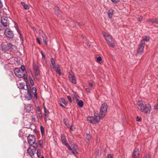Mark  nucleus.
Listing matches in <instances>:
<instances>
[{"instance_id": "53", "label": "nucleus", "mask_w": 158, "mask_h": 158, "mask_svg": "<svg viewBox=\"0 0 158 158\" xmlns=\"http://www.w3.org/2000/svg\"><path fill=\"white\" fill-rule=\"evenodd\" d=\"M154 108L155 109H158V103L154 105Z\"/></svg>"}, {"instance_id": "31", "label": "nucleus", "mask_w": 158, "mask_h": 158, "mask_svg": "<svg viewBox=\"0 0 158 158\" xmlns=\"http://www.w3.org/2000/svg\"><path fill=\"white\" fill-rule=\"evenodd\" d=\"M61 102L65 105H67L68 102L66 101L65 99L63 98H61Z\"/></svg>"}, {"instance_id": "61", "label": "nucleus", "mask_w": 158, "mask_h": 158, "mask_svg": "<svg viewBox=\"0 0 158 158\" xmlns=\"http://www.w3.org/2000/svg\"><path fill=\"white\" fill-rule=\"evenodd\" d=\"M56 69H60L59 66V65H58V64L57 65H56Z\"/></svg>"}, {"instance_id": "7", "label": "nucleus", "mask_w": 158, "mask_h": 158, "mask_svg": "<svg viewBox=\"0 0 158 158\" xmlns=\"http://www.w3.org/2000/svg\"><path fill=\"white\" fill-rule=\"evenodd\" d=\"M39 34L43 38V41L45 44L47 45L48 40L46 34L41 29H40L39 30Z\"/></svg>"}, {"instance_id": "4", "label": "nucleus", "mask_w": 158, "mask_h": 158, "mask_svg": "<svg viewBox=\"0 0 158 158\" xmlns=\"http://www.w3.org/2000/svg\"><path fill=\"white\" fill-rule=\"evenodd\" d=\"M107 106L106 103H104L102 104L100 109V116L104 117L107 112Z\"/></svg>"}, {"instance_id": "15", "label": "nucleus", "mask_w": 158, "mask_h": 158, "mask_svg": "<svg viewBox=\"0 0 158 158\" xmlns=\"http://www.w3.org/2000/svg\"><path fill=\"white\" fill-rule=\"evenodd\" d=\"M7 46L8 50H10V51H12L14 49V48H15V45H13L12 44L10 43H8L7 44Z\"/></svg>"}, {"instance_id": "39", "label": "nucleus", "mask_w": 158, "mask_h": 158, "mask_svg": "<svg viewBox=\"0 0 158 158\" xmlns=\"http://www.w3.org/2000/svg\"><path fill=\"white\" fill-rule=\"evenodd\" d=\"M51 61L52 65L54 67L55 64V61L52 58H51Z\"/></svg>"}, {"instance_id": "6", "label": "nucleus", "mask_w": 158, "mask_h": 158, "mask_svg": "<svg viewBox=\"0 0 158 158\" xmlns=\"http://www.w3.org/2000/svg\"><path fill=\"white\" fill-rule=\"evenodd\" d=\"M4 34L8 38L11 39L14 36L13 31L10 29H6L4 32Z\"/></svg>"}, {"instance_id": "11", "label": "nucleus", "mask_w": 158, "mask_h": 158, "mask_svg": "<svg viewBox=\"0 0 158 158\" xmlns=\"http://www.w3.org/2000/svg\"><path fill=\"white\" fill-rule=\"evenodd\" d=\"M97 112L95 111L94 112V116L95 117H94L96 120V123H98L100 120L101 119H102L103 118V117H101L100 116V112H99V114H98L97 111H96Z\"/></svg>"}, {"instance_id": "54", "label": "nucleus", "mask_w": 158, "mask_h": 158, "mask_svg": "<svg viewBox=\"0 0 158 158\" xmlns=\"http://www.w3.org/2000/svg\"><path fill=\"white\" fill-rule=\"evenodd\" d=\"M85 90L87 92L90 93V89L89 88H85Z\"/></svg>"}, {"instance_id": "27", "label": "nucleus", "mask_w": 158, "mask_h": 158, "mask_svg": "<svg viewBox=\"0 0 158 158\" xmlns=\"http://www.w3.org/2000/svg\"><path fill=\"white\" fill-rule=\"evenodd\" d=\"M25 86V84L23 83H19L18 85V88L20 89H24Z\"/></svg>"}, {"instance_id": "55", "label": "nucleus", "mask_w": 158, "mask_h": 158, "mask_svg": "<svg viewBox=\"0 0 158 158\" xmlns=\"http://www.w3.org/2000/svg\"><path fill=\"white\" fill-rule=\"evenodd\" d=\"M23 77L25 80H27V76L25 74H23Z\"/></svg>"}, {"instance_id": "56", "label": "nucleus", "mask_w": 158, "mask_h": 158, "mask_svg": "<svg viewBox=\"0 0 158 158\" xmlns=\"http://www.w3.org/2000/svg\"><path fill=\"white\" fill-rule=\"evenodd\" d=\"M89 85L91 87H93L94 86V84L93 83L90 82L89 83Z\"/></svg>"}, {"instance_id": "1", "label": "nucleus", "mask_w": 158, "mask_h": 158, "mask_svg": "<svg viewBox=\"0 0 158 158\" xmlns=\"http://www.w3.org/2000/svg\"><path fill=\"white\" fill-rule=\"evenodd\" d=\"M137 108L139 110L146 114H150L151 110V106L149 103L143 104L142 100L139 101L137 103Z\"/></svg>"}, {"instance_id": "26", "label": "nucleus", "mask_w": 158, "mask_h": 158, "mask_svg": "<svg viewBox=\"0 0 158 158\" xmlns=\"http://www.w3.org/2000/svg\"><path fill=\"white\" fill-rule=\"evenodd\" d=\"M77 148H78V147H77V145L75 144L74 145V148L75 149V151H73L72 152V153L73 154L75 155V154H78V152L77 151Z\"/></svg>"}, {"instance_id": "35", "label": "nucleus", "mask_w": 158, "mask_h": 158, "mask_svg": "<svg viewBox=\"0 0 158 158\" xmlns=\"http://www.w3.org/2000/svg\"><path fill=\"white\" fill-rule=\"evenodd\" d=\"M65 145L67 147V148H68V149L70 151H71V152H72V151H73L72 150V149L71 148L70 146H69V144L68 143H67V144H65Z\"/></svg>"}, {"instance_id": "42", "label": "nucleus", "mask_w": 158, "mask_h": 158, "mask_svg": "<svg viewBox=\"0 0 158 158\" xmlns=\"http://www.w3.org/2000/svg\"><path fill=\"white\" fill-rule=\"evenodd\" d=\"M70 130L72 131H74L75 129V127L73 125H72L70 127Z\"/></svg>"}, {"instance_id": "17", "label": "nucleus", "mask_w": 158, "mask_h": 158, "mask_svg": "<svg viewBox=\"0 0 158 158\" xmlns=\"http://www.w3.org/2000/svg\"><path fill=\"white\" fill-rule=\"evenodd\" d=\"M34 69L35 71V74L36 75H39L40 74V71L39 68L36 65L34 66Z\"/></svg>"}, {"instance_id": "40", "label": "nucleus", "mask_w": 158, "mask_h": 158, "mask_svg": "<svg viewBox=\"0 0 158 158\" xmlns=\"http://www.w3.org/2000/svg\"><path fill=\"white\" fill-rule=\"evenodd\" d=\"M143 16H140L137 18L138 21L141 22L143 20Z\"/></svg>"}, {"instance_id": "38", "label": "nucleus", "mask_w": 158, "mask_h": 158, "mask_svg": "<svg viewBox=\"0 0 158 158\" xmlns=\"http://www.w3.org/2000/svg\"><path fill=\"white\" fill-rule=\"evenodd\" d=\"M44 115L45 116L47 117H48V116L49 114V112L48 110H46L45 111H44Z\"/></svg>"}, {"instance_id": "63", "label": "nucleus", "mask_w": 158, "mask_h": 158, "mask_svg": "<svg viewBox=\"0 0 158 158\" xmlns=\"http://www.w3.org/2000/svg\"><path fill=\"white\" fill-rule=\"evenodd\" d=\"M41 54L42 55V56L43 58H45V56L44 54L42 52V51L41 52Z\"/></svg>"}, {"instance_id": "3", "label": "nucleus", "mask_w": 158, "mask_h": 158, "mask_svg": "<svg viewBox=\"0 0 158 158\" xmlns=\"http://www.w3.org/2000/svg\"><path fill=\"white\" fill-rule=\"evenodd\" d=\"M27 140L28 143L30 146H33L35 148H37L38 144L35 142V138L34 135H29L27 137Z\"/></svg>"}, {"instance_id": "29", "label": "nucleus", "mask_w": 158, "mask_h": 158, "mask_svg": "<svg viewBox=\"0 0 158 158\" xmlns=\"http://www.w3.org/2000/svg\"><path fill=\"white\" fill-rule=\"evenodd\" d=\"M15 74L17 77L19 78H22L23 77V73L22 72H21L20 73H16Z\"/></svg>"}, {"instance_id": "44", "label": "nucleus", "mask_w": 158, "mask_h": 158, "mask_svg": "<svg viewBox=\"0 0 158 158\" xmlns=\"http://www.w3.org/2000/svg\"><path fill=\"white\" fill-rule=\"evenodd\" d=\"M142 120V118L141 117H139L138 116H137L136 118V120L137 121H141Z\"/></svg>"}, {"instance_id": "45", "label": "nucleus", "mask_w": 158, "mask_h": 158, "mask_svg": "<svg viewBox=\"0 0 158 158\" xmlns=\"http://www.w3.org/2000/svg\"><path fill=\"white\" fill-rule=\"evenodd\" d=\"M40 131L41 132L43 133L44 132V127L42 126H40Z\"/></svg>"}, {"instance_id": "19", "label": "nucleus", "mask_w": 158, "mask_h": 158, "mask_svg": "<svg viewBox=\"0 0 158 158\" xmlns=\"http://www.w3.org/2000/svg\"><path fill=\"white\" fill-rule=\"evenodd\" d=\"M113 11L114 10L112 9L108 11L107 14L109 18L110 19L112 17Z\"/></svg>"}, {"instance_id": "37", "label": "nucleus", "mask_w": 158, "mask_h": 158, "mask_svg": "<svg viewBox=\"0 0 158 158\" xmlns=\"http://www.w3.org/2000/svg\"><path fill=\"white\" fill-rule=\"evenodd\" d=\"M37 156L38 157H39L40 156V151L39 149H38L37 150Z\"/></svg>"}, {"instance_id": "30", "label": "nucleus", "mask_w": 158, "mask_h": 158, "mask_svg": "<svg viewBox=\"0 0 158 158\" xmlns=\"http://www.w3.org/2000/svg\"><path fill=\"white\" fill-rule=\"evenodd\" d=\"M17 31L18 33L20 35V39L22 40V42H23V36L21 34L20 31L19 30L18 28H17Z\"/></svg>"}, {"instance_id": "34", "label": "nucleus", "mask_w": 158, "mask_h": 158, "mask_svg": "<svg viewBox=\"0 0 158 158\" xmlns=\"http://www.w3.org/2000/svg\"><path fill=\"white\" fill-rule=\"evenodd\" d=\"M65 145L67 147V148H68V149L70 151H71V152H72V151H73L72 150V149L71 148L70 146H69V144L68 143H67V144H65Z\"/></svg>"}, {"instance_id": "12", "label": "nucleus", "mask_w": 158, "mask_h": 158, "mask_svg": "<svg viewBox=\"0 0 158 158\" xmlns=\"http://www.w3.org/2000/svg\"><path fill=\"white\" fill-rule=\"evenodd\" d=\"M25 98L27 100H30L32 97V95L31 94V91H27V93L25 94Z\"/></svg>"}, {"instance_id": "8", "label": "nucleus", "mask_w": 158, "mask_h": 158, "mask_svg": "<svg viewBox=\"0 0 158 158\" xmlns=\"http://www.w3.org/2000/svg\"><path fill=\"white\" fill-rule=\"evenodd\" d=\"M36 148L34 147L33 146H30V147L28 148L27 152L30 156H31L34 155Z\"/></svg>"}, {"instance_id": "2", "label": "nucleus", "mask_w": 158, "mask_h": 158, "mask_svg": "<svg viewBox=\"0 0 158 158\" xmlns=\"http://www.w3.org/2000/svg\"><path fill=\"white\" fill-rule=\"evenodd\" d=\"M102 34L107 44L111 47L114 48L115 47V40L112 37L111 35L105 32H103Z\"/></svg>"}, {"instance_id": "22", "label": "nucleus", "mask_w": 158, "mask_h": 158, "mask_svg": "<svg viewBox=\"0 0 158 158\" xmlns=\"http://www.w3.org/2000/svg\"><path fill=\"white\" fill-rule=\"evenodd\" d=\"M72 97L73 98L75 99L77 102L78 101L79 96L76 93H73L72 95Z\"/></svg>"}, {"instance_id": "59", "label": "nucleus", "mask_w": 158, "mask_h": 158, "mask_svg": "<svg viewBox=\"0 0 158 158\" xmlns=\"http://www.w3.org/2000/svg\"><path fill=\"white\" fill-rule=\"evenodd\" d=\"M34 93V97L36 99L37 98V94L36 92Z\"/></svg>"}, {"instance_id": "28", "label": "nucleus", "mask_w": 158, "mask_h": 158, "mask_svg": "<svg viewBox=\"0 0 158 158\" xmlns=\"http://www.w3.org/2000/svg\"><path fill=\"white\" fill-rule=\"evenodd\" d=\"M54 11L57 16L59 15V7L58 6H55L54 8Z\"/></svg>"}, {"instance_id": "64", "label": "nucleus", "mask_w": 158, "mask_h": 158, "mask_svg": "<svg viewBox=\"0 0 158 158\" xmlns=\"http://www.w3.org/2000/svg\"><path fill=\"white\" fill-rule=\"evenodd\" d=\"M31 28L34 31H36L35 28L34 27H31Z\"/></svg>"}, {"instance_id": "5", "label": "nucleus", "mask_w": 158, "mask_h": 158, "mask_svg": "<svg viewBox=\"0 0 158 158\" xmlns=\"http://www.w3.org/2000/svg\"><path fill=\"white\" fill-rule=\"evenodd\" d=\"M10 18L7 17L2 16L1 17V23L4 27H7L10 24Z\"/></svg>"}, {"instance_id": "57", "label": "nucleus", "mask_w": 158, "mask_h": 158, "mask_svg": "<svg viewBox=\"0 0 158 158\" xmlns=\"http://www.w3.org/2000/svg\"><path fill=\"white\" fill-rule=\"evenodd\" d=\"M144 158H151L150 156L148 155H145L144 156Z\"/></svg>"}, {"instance_id": "20", "label": "nucleus", "mask_w": 158, "mask_h": 158, "mask_svg": "<svg viewBox=\"0 0 158 158\" xmlns=\"http://www.w3.org/2000/svg\"><path fill=\"white\" fill-rule=\"evenodd\" d=\"M1 50L2 51L6 52L8 51V49L7 45H3L1 46Z\"/></svg>"}, {"instance_id": "18", "label": "nucleus", "mask_w": 158, "mask_h": 158, "mask_svg": "<svg viewBox=\"0 0 158 158\" xmlns=\"http://www.w3.org/2000/svg\"><path fill=\"white\" fill-rule=\"evenodd\" d=\"M149 37L147 36H145L144 39H142L140 42H142L143 41V44L145 45V41L147 42L149 40Z\"/></svg>"}, {"instance_id": "23", "label": "nucleus", "mask_w": 158, "mask_h": 158, "mask_svg": "<svg viewBox=\"0 0 158 158\" xmlns=\"http://www.w3.org/2000/svg\"><path fill=\"white\" fill-rule=\"evenodd\" d=\"M148 22H151L152 23H158V19H149L147 20Z\"/></svg>"}, {"instance_id": "46", "label": "nucleus", "mask_w": 158, "mask_h": 158, "mask_svg": "<svg viewBox=\"0 0 158 158\" xmlns=\"http://www.w3.org/2000/svg\"><path fill=\"white\" fill-rule=\"evenodd\" d=\"M111 1L114 4L117 3L119 2V0H111Z\"/></svg>"}, {"instance_id": "10", "label": "nucleus", "mask_w": 158, "mask_h": 158, "mask_svg": "<svg viewBox=\"0 0 158 158\" xmlns=\"http://www.w3.org/2000/svg\"><path fill=\"white\" fill-rule=\"evenodd\" d=\"M69 80L73 84H75L77 83L76 79L73 74L72 71H70L69 73Z\"/></svg>"}, {"instance_id": "36", "label": "nucleus", "mask_w": 158, "mask_h": 158, "mask_svg": "<svg viewBox=\"0 0 158 158\" xmlns=\"http://www.w3.org/2000/svg\"><path fill=\"white\" fill-rule=\"evenodd\" d=\"M26 86L27 91H31V87L29 84H26Z\"/></svg>"}, {"instance_id": "43", "label": "nucleus", "mask_w": 158, "mask_h": 158, "mask_svg": "<svg viewBox=\"0 0 158 158\" xmlns=\"http://www.w3.org/2000/svg\"><path fill=\"white\" fill-rule=\"evenodd\" d=\"M56 72L60 75V76L61 74V73L60 72V69H56Z\"/></svg>"}, {"instance_id": "47", "label": "nucleus", "mask_w": 158, "mask_h": 158, "mask_svg": "<svg viewBox=\"0 0 158 158\" xmlns=\"http://www.w3.org/2000/svg\"><path fill=\"white\" fill-rule=\"evenodd\" d=\"M67 98H68V99L69 100V102H70L72 103V99H71V97L70 96H67Z\"/></svg>"}, {"instance_id": "62", "label": "nucleus", "mask_w": 158, "mask_h": 158, "mask_svg": "<svg viewBox=\"0 0 158 158\" xmlns=\"http://www.w3.org/2000/svg\"><path fill=\"white\" fill-rule=\"evenodd\" d=\"M37 111H38V112H40V107L39 106H38L37 107Z\"/></svg>"}, {"instance_id": "13", "label": "nucleus", "mask_w": 158, "mask_h": 158, "mask_svg": "<svg viewBox=\"0 0 158 158\" xmlns=\"http://www.w3.org/2000/svg\"><path fill=\"white\" fill-rule=\"evenodd\" d=\"M139 155V150L137 149H134L133 154L132 156L133 158H138Z\"/></svg>"}, {"instance_id": "16", "label": "nucleus", "mask_w": 158, "mask_h": 158, "mask_svg": "<svg viewBox=\"0 0 158 158\" xmlns=\"http://www.w3.org/2000/svg\"><path fill=\"white\" fill-rule=\"evenodd\" d=\"M87 120L90 121L92 123H95L96 122V119L93 117H88L87 118Z\"/></svg>"}, {"instance_id": "32", "label": "nucleus", "mask_w": 158, "mask_h": 158, "mask_svg": "<svg viewBox=\"0 0 158 158\" xmlns=\"http://www.w3.org/2000/svg\"><path fill=\"white\" fill-rule=\"evenodd\" d=\"M21 72H21L20 69L19 68H15L14 70L15 74L16 73H20Z\"/></svg>"}, {"instance_id": "52", "label": "nucleus", "mask_w": 158, "mask_h": 158, "mask_svg": "<svg viewBox=\"0 0 158 158\" xmlns=\"http://www.w3.org/2000/svg\"><path fill=\"white\" fill-rule=\"evenodd\" d=\"M107 158H113V155L111 154H108L107 156Z\"/></svg>"}, {"instance_id": "14", "label": "nucleus", "mask_w": 158, "mask_h": 158, "mask_svg": "<svg viewBox=\"0 0 158 158\" xmlns=\"http://www.w3.org/2000/svg\"><path fill=\"white\" fill-rule=\"evenodd\" d=\"M60 138H61V140L62 143L63 144L65 145V144H66L68 143H67V140H66V136L65 135H62V134H61Z\"/></svg>"}, {"instance_id": "24", "label": "nucleus", "mask_w": 158, "mask_h": 158, "mask_svg": "<svg viewBox=\"0 0 158 158\" xmlns=\"http://www.w3.org/2000/svg\"><path fill=\"white\" fill-rule=\"evenodd\" d=\"M77 102L78 105L80 107H81L83 106L84 103L81 100H80L79 101L78 100V101Z\"/></svg>"}, {"instance_id": "50", "label": "nucleus", "mask_w": 158, "mask_h": 158, "mask_svg": "<svg viewBox=\"0 0 158 158\" xmlns=\"http://www.w3.org/2000/svg\"><path fill=\"white\" fill-rule=\"evenodd\" d=\"M36 41L39 44H41V42H40V40L39 39V38H36Z\"/></svg>"}, {"instance_id": "9", "label": "nucleus", "mask_w": 158, "mask_h": 158, "mask_svg": "<svg viewBox=\"0 0 158 158\" xmlns=\"http://www.w3.org/2000/svg\"><path fill=\"white\" fill-rule=\"evenodd\" d=\"M143 41L140 42L138 46L137 52L138 54H141L143 52L144 45L143 44Z\"/></svg>"}, {"instance_id": "33", "label": "nucleus", "mask_w": 158, "mask_h": 158, "mask_svg": "<svg viewBox=\"0 0 158 158\" xmlns=\"http://www.w3.org/2000/svg\"><path fill=\"white\" fill-rule=\"evenodd\" d=\"M102 61V58L100 56H98L97 58V62L100 64Z\"/></svg>"}, {"instance_id": "25", "label": "nucleus", "mask_w": 158, "mask_h": 158, "mask_svg": "<svg viewBox=\"0 0 158 158\" xmlns=\"http://www.w3.org/2000/svg\"><path fill=\"white\" fill-rule=\"evenodd\" d=\"M21 4L25 9L28 10L29 9V7L25 3L23 2H21Z\"/></svg>"}, {"instance_id": "60", "label": "nucleus", "mask_w": 158, "mask_h": 158, "mask_svg": "<svg viewBox=\"0 0 158 158\" xmlns=\"http://www.w3.org/2000/svg\"><path fill=\"white\" fill-rule=\"evenodd\" d=\"M32 89L33 91H35V92L34 93H35L36 92V89L35 88V87L33 88Z\"/></svg>"}, {"instance_id": "48", "label": "nucleus", "mask_w": 158, "mask_h": 158, "mask_svg": "<svg viewBox=\"0 0 158 158\" xmlns=\"http://www.w3.org/2000/svg\"><path fill=\"white\" fill-rule=\"evenodd\" d=\"M30 81L31 85H34V81L31 78H30Z\"/></svg>"}, {"instance_id": "49", "label": "nucleus", "mask_w": 158, "mask_h": 158, "mask_svg": "<svg viewBox=\"0 0 158 158\" xmlns=\"http://www.w3.org/2000/svg\"><path fill=\"white\" fill-rule=\"evenodd\" d=\"M21 69L22 70L21 72H23L25 70V68L24 65H22L21 67Z\"/></svg>"}, {"instance_id": "21", "label": "nucleus", "mask_w": 158, "mask_h": 158, "mask_svg": "<svg viewBox=\"0 0 158 158\" xmlns=\"http://www.w3.org/2000/svg\"><path fill=\"white\" fill-rule=\"evenodd\" d=\"M91 138V136L89 134L87 133L86 134V137L85 139V141L87 143L89 142L90 139Z\"/></svg>"}, {"instance_id": "58", "label": "nucleus", "mask_w": 158, "mask_h": 158, "mask_svg": "<svg viewBox=\"0 0 158 158\" xmlns=\"http://www.w3.org/2000/svg\"><path fill=\"white\" fill-rule=\"evenodd\" d=\"M3 5L2 2L0 0V8H1L2 7Z\"/></svg>"}, {"instance_id": "51", "label": "nucleus", "mask_w": 158, "mask_h": 158, "mask_svg": "<svg viewBox=\"0 0 158 158\" xmlns=\"http://www.w3.org/2000/svg\"><path fill=\"white\" fill-rule=\"evenodd\" d=\"M38 116L41 119H42L43 118L42 115L40 113H39L38 114Z\"/></svg>"}, {"instance_id": "41", "label": "nucleus", "mask_w": 158, "mask_h": 158, "mask_svg": "<svg viewBox=\"0 0 158 158\" xmlns=\"http://www.w3.org/2000/svg\"><path fill=\"white\" fill-rule=\"evenodd\" d=\"M43 141L42 140H39V144L41 148H42L43 146Z\"/></svg>"}]
</instances>
